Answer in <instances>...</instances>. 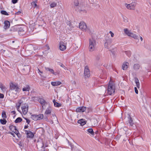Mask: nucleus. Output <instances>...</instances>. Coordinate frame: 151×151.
<instances>
[{"mask_svg": "<svg viewBox=\"0 0 151 151\" xmlns=\"http://www.w3.org/2000/svg\"><path fill=\"white\" fill-rule=\"evenodd\" d=\"M86 109V107L85 106L80 107L76 109L77 112H83Z\"/></svg>", "mask_w": 151, "mask_h": 151, "instance_id": "obj_11", "label": "nucleus"}, {"mask_svg": "<svg viewBox=\"0 0 151 151\" xmlns=\"http://www.w3.org/2000/svg\"><path fill=\"white\" fill-rule=\"evenodd\" d=\"M112 40L109 37L106 38L105 42L104 44L105 48L109 49V46H111V44L112 43Z\"/></svg>", "mask_w": 151, "mask_h": 151, "instance_id": "obj_6", "label": "nucleus"}, {"mask_svg": "<svg viewBox=\"0 0 151 151\" xmlns=\"http://www.w3.org/2000/svg\"><path fill=\"white\" fill-rule=\"evenodd\" d=\"M9 129L12 132H19L18 131L16 127L14 126H10L9 127Z\"/></svg>", "mask_w": 151, "mask_h": 151, "instance_id": "obj_13", "label": "nucleus"}, {"mask_svg": "<svg viewBox=\"0 0 151 151\" xmlns=\"http://www.w3.org/2000/svg\"><path fill=\"white\" fill-rule=\"evenodd\" d=\"M135 81L136 83V86L137 87L139 88L140 83L139 81L137 78H135Z\"/></svg>", "mask_w": 151, "mask_h": 151, "instance_id": "obj_25", "label": "nucleus"}, {"mask_svg": "<svg viewBox=\"0 0 151 151\" xmlns=\"http://www.w3.org/2000/svg\"><path fill=\"white\" fill-rule=\"evenodd\" d=\"M31 118L32 119L34 120H38V116L36 115H32L31 116Z\"/></svg>", "mask_w": 151, "mask_h": 151, "instance_id": "obj_27", "label": "nucleus"}, {"mask_svg": "<svg viewBox=\"0 0 151 151\" xmlns=\"http://www.w3.org/2000/svg\"><path fill=\"white\" fill-rule=\"evenodd\" d=\"M124 33L126 35L129 36L130 35L131 33V32L129 31L127 28L124 29Z\"/></svg>", "mask_w": 151, "mask_h": 151, "instance_id": "obj_24", "label": "nucleus"}, {"mask_svg": "<svg viewBox=\"0 0 151 151\" xmlns=\"http://www.w3.org/2000/svg\"><path fill=\"white\" fill-rule=\"evenodd\" d=\"M10 88L11 90H14L17 92H18L19 91V88L17 84L11 83L10 84Z\"/></svg>", "mask_w": 151, "mask_h": 151, "instance_id": "obj_5", "label": "nucleus"}, {"mask_svg": "<svg viewBox=\"0 0 151 151\" xmlns=\"http://www.w3.org/2000/svg\"><path fill=\"white\" fill-rule=\"evenodd\" d=\"M4 95L3 94L0 93V98L1 99L3 98L4 97Z\"/></svg>", "mask_w": 151, "mask_h": 151, "instance_id": "obj_48", "label": "nucleus"}, {"mask_svg": "<svg viewBox=\"0 0 151 151\" xmlns=\"http://www.w3.org/2000/svg\"><path fill=\"white\" fill-rule=\"evenodd\" d=\"M28 105L27 104H25L22 106V110L23 114H26L27 113L28 111Z\"/></svg>", "mask_w": 151, "mask_h": 151, "instance_id": "obj_8", "label": "nucleus"}, {"mask_svg": "<svg viewBox=\"0 0 151 151\" xmlns=\"http://www.w3.org/2000/svg\"><path fill=\"white\" fill-rule=\"evenodd\" d=\"M53 102L54 103V104L55 106L57 107H59L61 106V104L56 102L55 100H53Z\"/></svg>", "mask_w": 151, "mask_h": 151, "instance_id": "obj_20", "label": "nucleus"}, {"mask_svg": "<svg viewBox=\"0 0 151 151\" xmlns=\"http://www.w3.org/2000/svg\"><path fill=\"white\" fill-rule=\"evenodd\" d=\"M78 123L80 124L81 126H83L86 124V121L83 119H81L78 121Z\"/></svg>", "mask_w": 151, "mask_h": 151, "instance_id": "obj_17", "label": "nucleus"}, {"mask_svg": "<svg viewBox=\"0 0 151 151\" xmlns=\"http://www.w3.org/2000/svg\"><path fill=\"white\" fill-rule=\"evenodd\" d=\"M13 29L14 30L17 31L19 34L20 36L23 35L25 33L24 28L22 27H14Z\"/></svg>", "mask_w": 151, "mask_h": 151, "instance_id": "obj_4", "label": "nucleus"}, {"mask_svg": "<svg viewBox=\"0 0 151 151\" xmlns=\"http://www.w3.org/2000/svg\"><path fill=\"white\" fill-rule=\"evenodd\" d=\"M38 70H39V72H40V73H42V72L41 71H40L39 69H38Z\"/></svg>", "mask_w": 151, "mask_h": 151, "instance_id": "obj_61", "label": "nucleus"}, {"mask_svg": "<svg viewBox=\"0 0 151 151\" xmlns=\"http://www.w3.org/2000/svg\"><path fill=\"white\" fill-rule=\"evenodd\" d=\"M75 1H76V3L75 4V5L76 6H78V1L77 0H76Z\"/></svg>", "mask_w": 151, "mask_h": 151, "instance_id": "obj_52", "label": "nucleus"}, {"mask_svg": "<svg viewBox=\"0 0 151 151\" xmlns=\"http://www.w3.org/2000/svg\"><path fill=\"white\" fill-rule=\"evenodd\" d=\"M1 13L4 15H8V14L4 10H2L1 12Z\"/></svg>", "mask_w": 151, "mask_h": 151, "instance_id": "obj_37", "label": "nucleus"}, {"mask_svg": "<svg viewBox=\"0 0 151 151\" xmlns=\"http://www.w3.org/2000/svg\"><path fill=\"white\" fill-rule=\"evenodd\" d=\"M134 90H135V93L136 94H138V91L136 87H135L134 88Z\"/></svg>", "mask_w": 151, "mask_h": 151, "instance_id": "obj_45", "label": "nucleus"}, {"mask_svg": "<svg viewBox=\"0 0 151 151\" xmlns=\"http://www.w3.org/2000/svg\"><path fill=\"white\" fill-rule=\"evenodd\" d=\"M11 113L14 114H16V112L15 111H12Z\"/></svg>", "mask_w": 151, "mask_h": 151, "instance_id": "obj_54", "label": "nucleus"}, {"mask_svg": "<svg viewBox=\"0 0 151 151\" xmlns=\"http://www.w3.org/2000/svg\"><path fill=\"white\" fill-rule=\"evenodd\" d=\"M38 120H40L41 119H43L44 117V116L43 114H41L38 115Z\"/></svg>", "mask_w": 151, "mask_h": 151, "instance_id": "obj_36", "label": "nucleus"}, {"mask_svg": "<svg viewBox=\"0 0 151 151\" xmlns=\"http://www.w3.org/2000/svg\"><path fill=\"white\" fill-rule=\"evenodd\" d=\"M84 74V77L85 78H88L90 76V72L88 67L87 66H86L85 67Z\"/></svg>", "mask_w": 151, "mask_h": 151, "instance_id": "obj_7", "label": "nucleus"}, {"mask_svg": "<svg viewBox=\"0 0 151 151\" xmlns=\"http://www.w3.org/2000/svg\"><path fill=\"white\" fill-rule=\"evenodd\" d=\"M24 119L26 120L27 123L28 124H29L30 122L29 120L26 118H24Z\"/></svg>", "mask_w": 151, "mask_h": 151, "instance_id": "obj_49", "label": "nucleus"}, {"mask_svg": "<svg viewBox=\"0 0 151 151\" xmlns=\"http://www.w3.org/2000/svg\"><path fill=\"white\" fill-rule=\"evenodd\" d=\"M84 11V12H86V10H84V11Z\"/></svg>", "mask_w": 151, "mask_h": 151, "instance_id": "obj_63", "label": "nucleus"}, {"mask_svg": "<svg viewBox=\"0 0 151 151\" xmlns=\"http://www.w3.org/2000/svg\"><path fill=\"white\" fill-rule=\"evenodd\" d=\"M2 117L3 119H5L6 118V112L4 111H3L2 113Z\"/></svg>", "mask_w": 151, "mask_h": 151, "instance_id": "obj_32", "label": "nucleus"}, {"mask_svg": "<svg viewBox=\"0 0 151 151\" xmlns=\"http://www.w3.org/2000/svg\"><path fill=\"white\" fill-rule=\"evenodd\" d=\"M87 131L88 132H94L93 131V129L91 128L88 129L87 130Z\"/></svg>", "mask_w": 151, "mask_h": 151, "instance_id": "obj_42", "label": "nucleus"}, {"mask_svg": "<svg viewBox=\"0 0 151 151\" xmlns=\"http://www.w3.org/2000/svg\"><path fill=\"white\" fill-rule=\"evenodd\" d=\"M30 89V88L29 85H26L25 87H24L22 89V91H29Z\"/></svg>", "mask_w": 151, "mask_h": 151, "instance_id": "obj_23", "label": "nucleus"}, {"mask_svg": "<svg viewBox=\"0 0 151 151\" xmlns=\"http://www.w3.org/2000/svg\"><path fill=\"white\" fill-rule=\"evenodd\" d=\"M96 134V135L95 136V137L96 139L98 140L99 142L100 141L99 140V134Z\"/></svg>", "mask_w": 151, "mask_h": 151, "instance_id": "obj_43", "label": "nucleus"}, {"mask_svg": "<svg viewBox=\"0 0 151 151\" xmlns=\"http://www.w3.org/2000/svg\"><path fill=\"white\" fill-rule=\"evenodd\" d=\"M17 1V0H12V2L13 4L16 3Z\"/></svg>", "mask_w": 151, "mask_h": 151, "instance_id": "obj_50", "label": "nucleus"}, {"mask_svg": "<svg viewBox=\"0 0 151 151\" xmlns=\"http://www.w3.org/2000/svg\"><path fill=\"white\" fill-rule=\"evenodd\" d=\"M140 40H141L142 41V40H143V38H142V37H140Z\"/></svg>", "mask_w": 151, "mask_h": 151, "instance_id": "obj_59", "label": "nucleus"}, {"mask_svg": "<svg viewBox=\"0 0 151 151\" xmlns=\"http://www.w3.org/2000/svg\"><path fill=\"white\" fill-rule=\"evenodd\" d=\"M4 28L5 29H6L9 28L10 26V22L8 21H5L4 22Z\"/></svg>", "mask_w": 151, "mask_h": 151, "instance_id": "obj_16", "label": "nucleus"}, {"mask_svg": "<svg viewBox=\"0 0 151 151\" xmlns=\"http://www.w3.org/2000/svg\"><path fill=\"white\" fill-rule=\"evenodd\" d=\"M38 101L42 105L43 108V106L45 105V104L46 103V101L43 99L42 98H39L38 99Z\"/></svg>", "mask_w": 151, "mask_h": 151, "instance_id": "obj_14", "label": "nucleus"}, {"mask_svg": "<svg viewBox=\"0 0 151 151\" xmlns=\"http://www.w3.org/2000/svg\"><path fill=\"white\" fill-rule=\"evenodd\" d=\"M45 69L47 70H48L51 73L53 74H54V70L52 69H50V68H45Z\"/></svg>", "mask_w": 151, "mask_h": 151, "instance_id": "obj_33", "label": "nucleus"}, {"mask_svg": "<svg viewBox=\"0 0 151 151\" xmlns=\"http://www.w3.org/2000/svg\"><path fill=\"white\" fill-rule=\"evenodd\" d=\"M107 91V93L109 95H113L114 94L115 91V86L113 82L109 83Z\"/></svg>", "mask_w": 151, "mask_h": 151, "instance_id": "obj_2", "label": "nucleus"}, {"mask_svg": "<svg viewBox=\"0 0 151 151\" xmlns=\"http://www.w3.org/2000/svg\"><path fill=\"white\" fill-rule=\"evenodd\" d=\"M52 116L53 117V118L52 119H54L55 121H57V118L55 115L52 114Z\"/></svg>", "mask_w": 151, "mask_h": 151, "instance_id": "obj_40", "label": "nucleus"}, {"mask_svg": "<svg viewBox=\"0 0 151 151\" xmlns=\"http://www.w3.org/2000/svg\"><path fill=\"white\" fill-rule=\"evenodd\" d=\"M96 42L93 38L90 39L89 43V50L90 52H92L96 48Z\"/></svg>", "mask_w": 151, "mask_h": 151, "instance_id": "obj_1", "label": "nucleus"}, {"mask_svg": "<svg viewBox=\"0 0 151 151\" xmlns=\"http://www.w3.org/2000/svg\"><path fill=\"white\" fill-rule=\"evenodd\" d=\"M21 13V12L20 11H18L17 12L15 13V14L16 15H18L19 14Z\"/></svg>", "mask_w": 151, "mask_h": 151, "instance_id": "obj_53", "label": "nucleus"}, {"mask_svg": "<svg viewBox=\"0 0 151 151\" xmlns=\"http://www.w3.org/2000/svg\"><path fill=\"white\" fill-rule=\"evenodd\" d=\"M27 137L28 138H32L34 136L33 133H27Z\"/></svg>", "mask_w": 151, "mask_h": 151, "instance_id": "obj_26", "label": "nucleus"}, {"mask_svg": "<svg viewBox=\"0 0 151 151\" xmlns=\"http://www.w3.org/2000/svg\"><path fill=\"white\" fill-rule=\"evenodd\" d=\"M87 27V26L84 22H81L79 23V28L82 30L86 31Z\"/></svg>", "mask_w": 151, "mask_h": 151, "instance_id": "obj_9", "label": "nucleus"}, {"mask_svg": "<svg viewBox=\"0 0 151 151\" xmlns=\"http://www.w3.org/2000/svg\"><path fill=\"white\" fill-rule=\"evenodd\" d=\"M109 33L111 34V36L113 37L114 36V34L111 31L109 32Z\"/></svg>", "mask_w": 151, "mask_h": 151, "instance_id": "obj_46", "label": "nucleus"}, {"mask_svg": "<svg viewBox=\"0 0 151 151\" xmlns=\"http://www.w3.org/2000/svg\"><path fill=\"white\" fill-rule=\"evenodd\" d=\"M59 47L60 50L62 51H63L66 48V44L65 43L63 42H61L60 43Z\"/></svg>", "mask_w": 151, "mask_h": 151, "instance_id": "obj_10", "label": "nucleus"}, {"mask_svg": "<svg viewBox=\"0 0 151 151\" xmlns=\"http://www.w3.org/2000/svg\"><path fill=\"white\" fill-rule=\"evenodd\" d=\"M136 2H132L129 4H125V6L128 9L134 10L137 5Z\"/></svg>", "mask_w": 151, "mask_h": 151, "instance_id": "obj_3", "label": "nucleus"}, {"mask_svg": "<svg viewBox=\"0 0 151 151\" xmlns=\"http://www.w3.org/2000/svg\"><path fill=\"white\" fill-rule=\"evenodd\" d=\"M90 136L93 137L96 134H98L97 133H89Z\"/></svg>", "mask_w": 151, "mask_h": 151, "instance_id": "obj_41", "label": "nucleus"}, {"mask_svg": "<svg viewBox=\"0 0 151 151\" xmlns=\"http://www.w3.org/2000/svg\"><path fill=\"white\" fill-rule=\"evenodd\" d=\"M28 127V126L27 125V126H24V129H26V128H27Z\"/></svg>", "mask_w": 151, "mask_h": 151, "instance_id": "obj_60", "label": "nucleus"}, {"mask_svg": "<svg viewBox=\"0 0 151 151\" xmlns=\"http://www.w3.org/2000/svg\"><path fill=\"white\" fill-rule=\"evenodd\" d=\"M10 133L14 137H16V136H17L18 138L20 137V134L19 133Z\"/></svg>", "mask_w": 151, "mask_h": 151, "instance_id": "obj_21", "label": "nucleus"}, {"mask_svg": "<svg viewBox=\"0 0 151 151\" xmlns=\"http://www.w3.org/2000/svg\"><path fill=\"white\" fill-rule=\"evenodd\" d=\"M125 52L128 56H129L131 55V52L129 51H125Z\"/></svg>", "mask_w": 151, "mask_h": 151, "instance_id": "obj_38", "label": "nucleus"}, {"mask_svg": "<svg viewBox=\"0 0 151 151\" xmlns=\"http://www.w3.org/2000/svg\"><path fill=\"white\" fill-rule=\"evenodd\" d=\"M0 88L3 91H5L6 90V87L2 84H0Z\"/></svg>", "mask_w": 151, "mask_h": 151, "instance_id": "obj_31", "label": "nucleus"}, {"mask_svg": "<svg viewBox=\"0 0 151 151\" xmlns=\"http://www.w3.org/2000/svg\"><path fill=\"white\" fill-rule=\"evenodd\" d=\"M41 131H41L42 132H43L44 131V129L43 128H40Z\"/></svg>", "mask_w": 151, "mask_h": 151, "instance_id": "obj_56", "label": "nucleus"}, {"mask_svg": "<svg viewBox=\"0 0 151 151\" xmlns=\"http://www.w3.org/2000/svg\"><path fill=\"white\" fill-rule=\"evenodd\" d=\"M129 63L127 62H124L122 65V68L124 70H126L128 68Z\"/></svg>", "mask_w": 151, "mask_h": 151, "instance_id": "obj_12", "label": "nucleus"}, {"mask_svg": "<svg viewBox=\"0 0 151 151\" xmlns=\"http://www.w3.org/2000/svg\"><path fill=\"white\" fill-rule=\"evenodd\" d=\"M129 36L133 37L135 39L137 40L138 39V36L132 32L131 33L130 35Z\"/></svg>", "mask_w": 151, "mask_h": 151, "instance_id": "obj_29", "label": "nucleus"}, {"mask_svg": "<svg viewBox=\"0 0 151 151\" xmlns=\"http://www.w3.org/2000/svg\"><path fill=\"white\" fill-rule=\"evenodd\" d=\"M95 132H98V131H96Z\"/></svg>", "mask_w": 151, "mask_h": 151, "instance_id": "obj_64", "label": "nucleus"}, {"mask_svg": "<svg viewBox=\"0 0 151 151\" xmlns=\"http://www.w3.org/2000/svg\"><path fill=\"white\" fill-rule=\"evenodd\" d=\"M123 21L125 23H127L128 22V19L127 18L125 17H124L123 18Z\"/></svg>", "mask_w": 151, "mask_h": 151, "instance_id": "obj_44", "label": "nucleus"}, {"mask_svg": "<svg viewBox=\"0 0 151 151\" xmlns=\"http://www.w3.org/2000/svg\"><path fill=\"white\" fill-rule=\"evenodd\" d=\"M57 6V3L55 2H53L50 4V7L51 8H53L56 7Z\"/></svg>", "mask_w": 151, "mask_h": 151, "instance_id": "obj_28", "label": "nucleus"}, {"mask_svg": "<svg viewBox=\"0 0 151 151\" xmlns=\"http://www.w3.org/2000/svg\"><path fill=\"white\" fill-rule=\"evenodd\" d=\"M99 142H100L101 144H102V142H100V141Z\"/></svg>", "mask_w": 151, "mask_h": 151, "instance_id": "obj_62", "label": "nucleus"}, {"mask_svg": "<svg viewBox=\"0 0 151 151\" xmlns=\"http://www.w3.org/2000/svg\"><path fill=\"white\" fill-rule=\"evenodd\" d=\"M128 123L129 124V125L131 126H132L134 124L133 122V120L132 119V118L130 115H129L128 117Z\"/></svg>", "mask_w": 151, "mask_h": 151, "instance_id": "obj_18", "label": "nucleus"}, {"mask_svg": "<svg viewBox=\"0 0 151 151\" xmlns=\"http://www.w3.org/2000/svg\"><path fill=\"white\" fill-rule=\"evenodd\" d=\"M51 84L53 86H56L60 85L61 84V82L59 81L52 82Z\"/></svg>", "mask_w": 151, "mask_h": 151, "instance_id": "obj_19", "label": "nucleus"}, {"mask_svg": "<svg viewBox=\"0 0 151 151\" xmlns=\"http://www.w3.org/2000/svg\"><path fill=\"white\" fill-rule=\"evenodd\" d=\"M40 144L39 145H40V147H41L43 149H44L45 148V147L44 146V144L42 141L40 143Z\"/></svg>", "mask_w": 151, "mask_h": 151, "instance_id": "obj_39", "label": "nucleus"}, {"mask_svg": "<svg viewBox=\"0 0 151 151\" xmlns=\"http://www.w3.org/2000/svg\"><path fill=\"white\" fill-rule=\"evenodd\" d=\"M32 4H34L35 7H36L37 6V4L34 2H32Z\"/></svg>", "mask_w": 151, "mask_h": 151, "instance_id": "obj_55", "label": "nucleus"}, {"mask_svg": "<svg viewBox=\"0 0 151 151\" xmlns=\"http://www.w3.org/2000/svg\"><path fill=\"white\" fill-rule=\"evenodd\" d=\"M100 58L99 56H97L96 57V59L97 60H99V59Z\"/></svg>", "mask_w": 151, "mask_h": 151, "instance_id": "obj_58", "label": "nucleus"}, {"mask_svg": "<svg viewBox=\"0 0 151 151\" xmlns=\"http://www.w3.org/2000/svg\"><path fill=\"white\" fill-rule=\"evenodd\" d=\"M21 103L19 102L18 104L16 105V108H17V110L19 111L20 113H21V112L20 110H19V108L20 106L21 105Z\"/></svg>", "mask_w": 151, "mask_h": 151, "instance_id": "obj_34", "label": "nucleus"}, {"mask_svg": "<svg viewBox=\"0 0 151 151\" xmlns=\"http://www.w3.org/2000/svg\"><path fill=\"white\" fill-rule=\"evenodd\" d=\"M60 65V66L64 68V69H65L66 67L64 66V65L63 64H61Z\"/></svg>", "mask_w": 151, "mask_h": 151, "instance_id": "obj_51", "label": "nucleus"}, {"mask_svg": "<svg viewBox=\"0 0 151 151\" xmlns=\"http://www.w3.org/2000/svg\"><path fill=\"white\" fill-rule=\"evenodd\" d=\"M19 145L20 146H22V144L21 142H19Z\"/></svg>", "mask_w": 151, "mask_h": 151, "instance_id": "obj_57", "label": "nucleus"}, {"mask_svg": "<svg viewBox=\"0 0 151 151\" xmlns=\"http://www.w3.org/2000/svg\"><path fill=\"white\" fill-rule=\"evenodd\" d=\"M59 136L58 134L56 133V134H55V136L54 137L56 139H57Z\"/></svg>", "mask_w": 151, "mask_h": 151, "instance_id": "obj_47", "label": "nucleus"}, {"mask_svg": "<svg viewBox=\"0 0 151 151\" xmlns=\"http://www.w3.org/2000/svg\"><path fill=\"white\" fill-rule=\"evenodd\" d=\"M52 109L50 107H49L47 108L45 112V114L46 115H48L50 114L52 111Z\"/></svg>", "mask_w": 151, "mask_h": 151, "instance_id": "obj_15", "label": "nucleus"}, {"mask_svg": "<svg viewBox=\"0 0 151 151\" xmlns=\"http://www.w3.org/2000/svg\"><path fill=\"white\" fill-rule=\"evenodd\" d=\"M0 122L1 123L3 124H5L6 122V121L5 120V119H1Z\"/></svg>", "mask_w": 151, "mask_h": 151, "instance_id": "obj_35", "label": "nucleus"}, {"mask_svg": "<svg viewBox=\"0 0 151 151\" xmlns=\"http://www.w3.org/2000/svg\"><path fill=\"white\" fill-rule=\"evenodd\" d=\"M140 68V66L139 64H135L134 65L133 68L134 70H138Z\"/></svg>", "mask_w": 151, "mask_h": 151, "instance_id": "obj_22", "label": "nucleus"}, {"mask_svg": "<svg viewBox=\"0 0 151 151\" xmlns=\"http://www.w3.org/2000/svg\"><path fill=\"white\" fill-rule=\"evenodd\" d=\"M22 121V119L20 117L17 118L15 121V122L16 123H17L20 122Z\"/></svg>", "mask_w": 151, "mask_h": 151, "instance_id": "obj_30", "label": "nucleus"}]
</instances>
